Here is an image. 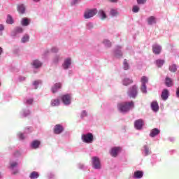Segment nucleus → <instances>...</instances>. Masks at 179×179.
<instances>
[{"label": "nucleus", "instance_id": "nucleus-1", "mask_svg": "<svg viewBox=\"0 0 179 179\" xmlns=\"http://www.w3.org/2000/svg\"><path fill=\"white\" fill-rule=\"evenodd\" d=\"M134 107H135V103L133 101L120 102L117 105V108L121 114H128L129 111H132Z\"/></svg>", "mask_w": 179, "mask_h": 179}, {"label": "nucleus", "instance_id": "nucleus-2", "mask_svg": "<svg viewBox=\"0 0 179 179\" xmlns=\"http://www.w3.org/2000/svg\"><path fill=\"white\" fill-rule=\"evenodd\" d=\"M81 140L84 143H93L94 136L92 133L83 134L81 136Z\"/></svg>", "mask_w": 179, "mask_h": 179}, {"label": "nucleus", "instance_id": "nucleus-3", "mask_svg": "<svg viewBox=\"0 0 179 179\" xmlns=\"http://www.w3.org/2000/svg\"><path fill=\"white\" fill-rule=\"evenodd\" d=\"M97 12L98 10L96 8L88 9L84 13V18L90 19L91 17L96 16V15H97Z\"/></svg>", "mask_w": 179, "mask_h": 179}, {"label": "nucleus", "instance_id": "nucleus-4", "mask_svg": "<svg viewBox=\"0 0 179 179\" xmlns=\"http://www.w3.org/2000/svg\"><path fill=\"white\" fill-rule=\"evenodd\" d=\"M61 100L64 106H71L72 96L69 94H66L61 96Z\"/></svg>", "mask_w": 179, "mask_h": 179}, {"label": "nucleus", "instance_id": "nucleus-5", "mask_svg": "<svg viewBox=\"0 0 179 179\" xmlns=\"http://www.w3.org/2000/svg\"><path fill=\"white\" fill-rule=\"evenodd\" d=\"M92 163L93 169L95 170H100L101 169V164L100 163V159L98 157H93L92 158Z\"/></svg>", "mask_w": 179, "mask_h": 179}, {"label": "nucleus", "instance_id": "nucleus-6", "mask_svg": "<svg viewBox=\"0 0 179 179\" xmlns=\"http://www.w3.org/2000/svg\"><path fill=\"white\" fill-rule=\"evenodd\" d=\"M71 65H72V59L71 57H67L64 59L62 66L63 69H64V71H68V69L71 68Z\"/></svg>", "mask_w": 179, "mask_h": 179}, {"label": "nucleus", "instance_id": "nucleus-7", "mask_svg": "<svg viewBox=\"0 0 179 179\" xmlns=\"http://www.w3.org/2000/svg\"><path fill=\"white\" fill-rule=\"evenodd\" d=\"M32 131H33V128L28 127V128L25 129L24 134L21 133V132L18 133L17 137L19 138V139H20V141H23V139H24L26 138L25 134H30V133H31Z\"/></svg>", "mask_w": 179, "mask_h": 179}, {"label": "nucleus", "instance_id": "nucleus-8", "mask_svg": "<svg viewBox=\"0 0 179 179\" xmlns=\"http://www.w3.org/2000/svg\"><path fill=\"white\" fill-rule=\"evenodd\" d=\"M22 33H23V28H22V27H17L11 32V37H17V36L22 34Z\"/></svg>", "mask_w": 179, "mask_h": 179}, {"label": "nucleus", "instance_id": "nucleus-9", "mask_svg": "<svg viewBox=\"0 0 179 179\" xmlns=\"http://www.w3.org/2000/svg\"><path fill=\"white\" fill-rule=\"evenodd\" d=\"M122 49V46L117 45L115 47L113 54L116 58H121V57H122V52L121 51Z\"/></svg>", "mask_w": 179, "mask_h": 179}, {"label": "nucleus", "instance_id": "nucleus-10", "mask_svg": "<svg viewBox=\"0 0 179 179\" xmlns=\"http://www.w3.org/2000/svg\"><path fill=\"white\" fill-rule=\"evenodd\" d=\"M17 166H18L17 162L10 161V169L13 171V173L14 174H17V173H18L17 169L15 170V169H16V167H17Z\"/></svg>", "mask_w": 179, "mask_h": 179}, {"label": "nucleus", "instance_id": "nucleus-11", "mask_svg": "<svg viewBox=\"0 0 179 179\" xmlns=\"http://www.w3.org/2000/svg\"><path fill=\"white\" fill-rule=\"evenodd\" d=\"M61 59H62L61 55H55L52 59V65H58Z\"/></svg>", "mask_w": 179, "mask_h": 179}, {"label": "nucleus", "instance_id": "nucleus-12", "mask_svg": "<svg viewBox=\"0 0 179 179\" xmlns=\"http://www.w3.org/2000/svg\"><path fill=\"white\" fill-rule=\"evenodd\" d=\"M121 150V148L120 147H115L113 148L110 152V155L113 157H117V156L118 155V153H120V151Z\"/></svg>", "mask_w": 179, "mask_h": 179}, {"label": "nucleus", "instance_id": "nucleus-13", "mask_svg": "<svg viewBox=\"0 0 179 179\" xmlns=\"http://www.w3.org/2000/svg\"><path fill=\"white\" fill-rule=\"evenodd\" d=\"M54 132L56 135H59V134H62L64 132V127L61 124H57L55 126Z\"/></svg>", "mask_w": 179, "mask_h": 179}, {"label": "nucleus", "instance_id": "nucleus-14", "mask_svg": "<svg viewBox=\"0 0 179 179\" xmlns=\"http://www.w3.org/2000/svg\"><path fill=\"white\" fill-rule=\"evenodd\" d=\"M143 125H145V122H143V120L142 119L136 120V122H135L136 129H138V130L142 129V127H143Z\"/></svg>", "mask_w": 179, "mask_h": 179}, {"label": "nucleus", "instance_id": "nucleus-15", "mask_svg": "<svg viewBox=\"0 0 179 179\" xmlns=\"http://www.w3.org/2000/svg\"><path fill=\"white\" fill-rule=\"evenodd\" d=\"M31 65L34 69H38V68L43 66V63L40 60L36 59L32 62Z\"/></svg>", "mask_w": 179, "mask_h": 179}, {"label": "nucleus", "instance_id": "nucleus-16", "mask_svg": "<svg viewBox=\"0 0 179 179\" xmlns=\"http://www.w3.org/2000/svg\"><path fill=\"white\" fill-rule=\"evenodd\" d=\"M152 52L156 55H159L162 52V46L155 44L152 46Z\"/></svg>", "mask_w": 179, "mask_h": 179}, {"label": "nucleus", "instance_id": "nucleus-17", "mask_svg": "<svg viewBox=\"0 0 179 179\" xmlns=\"http://www.w3.org/2000/svg\"><path fill=\"white\" fill-rule=\"evenodd\" d=\"M169 94H170V92H169V90L164 89L161 94V98L162 99V100L166 101V100H167V99H169Z\"/></svg>", "mask_w": 179, "mask_h": 179}, {"label": "nucleus", "instance_id": "nucleus-18", "mask_svg": "<svg viewBox=\"0 0 179 179\" xmlns=\"http://www.w3.org/2000/svg\"><path fill=\"white\" fill-rule=\"evenodd\" d=\"M62 87V84L61 83H55L51 88L52 93H57L59 89Z\"/></svg>", "mask_w": 179, "mask_h": 179}, {"label": "nucleus", "instance_id": "nucleus-19", "mask_svg": "<svg viewBox=\"0 0 179 179\" xmlns=\"http://www.w3.org/2000/svg\"><path fill=\"white\" fill-rule=\"evenodd\" d=\"M41 143L40 142V141H38V140L33 141L30 143V148L31 149H38V148H40Z\"/></svg>", "mask_w": 179, "mask_h": 179}, {"label": "nucleus", "instance_id": "nucleus-20", "mask_svg": "<svg viewBox=\"0 0 179 179\" xmlns=\"http://www.w3.org/2000/svg\"><path fill=\"white\" fill-rule=\"evenodd\" d=\"M31 112L28 108L22 109V110L20 113L21 118H26V117H29Z\"/></svg>", "mask_w": 179, "mask_h": 179}, {"label": "nucleus", "instance_id": "nucleus-21", "mask_svg": "<svg viewBox=\"0 0 179 179\" xmlns=\"http://www.w3.org/2000/svg\"><path fill=\"white\" fill-rule=\"evenodd\" d=\"M129 97L131 99H135V85H133L127 92Z\"/></svg>", "mask_w": 179, "mask_h": 179}, {"label": "nucleus", "instance_id": "nucleus-22", "mask_svg": "<svg viewBox=\"0 0 179 179\" xmlns=\"http://www.w3.org/2000/svg\"><path fill=\"white\" fill-rule=\"evenodd\" d=\"M159 134H160V130L157 128H155L151 130V131L150 133V136L151 138H155V136H157V135H159Z\"/></svg>", "mask_w": 179, "mask_h": 179}, {"label": "nucleus", "instance_id": "nucleus-23", "mask_svg": "<svg viewBox=\"0 0 179 179\" xmlns=\"http://www.w3.org/2000/svg\"><path fill=\"white\" fill-rule=\"evenodd\" d=\"M165 85L167 87H171V86L174 85V83H173V80H171V78L166 77L165 79Z\"/></svg>", "mask_w": 179, "mask_h": 179}, {"label": "nucleus", "instance_id": "nucleus-24", "mask_svg": "<svg viewBox=\"0 0 179 179\" xmlns=\"http://www.w3.org/2000/svg\"><path fill=\"white\" fill-rule=\"evenodd\" d=\"M151 108L155 113H157V111H159V103H157V101L152 102V103H151Z\"/></svg>", "mask_w": 179, "mask_h": 179}, {"label": "nucleus", "instance_id": "nucleus-25", "mask_svg": "<svg viewBox=\"0 0 179 179\" xmlns=\"http://www.w3.org/2000/svg\"><path fill=\"white\" fill-rule=\"evenodd\" d=\"M17 11L19 12V13L23 15L24 12H26V6H24L23 4L18 5Z\"/></svg>", "mask_w": 179, "mask_h": 179}, {"label": "nucleus", "instance_id": "nucleus-26", "mask_svg": "<svg viewBox=\"0 0 179 179\" xmlns=\"http://www.w3.org/2000/svg\"><path fill=\"white\" fill-rule=\"evenodd\" d=\"M98 15L102 20H104V19L107 18V15L106 14V12L103 10H99Z\"/></svg>", "mask_w": 179, "mask_h": 179}, {"label": "nucleus", "instance_id": "nucleus-27", "mask_svg": "<svg viewBox=\"0 0 179 179\" xmlns=\"http://www.w3.org/2000/svg\"><path fill=\"white\" fill-rule=\"evenodd\" d=\"M133 82L132 79L126 78L122 80V85H124V86H128L131 85V83H133Z\"/></svg>", "mask_w": 179, "mask_h": 179}, {"label": "nucleus", "instance_id": "nucleus-28", "mask_svg": "<svg viewBox=\"0 0 179 179\" xmlns=\"http://www.w3.org/2000/svg\"><path fill=\"white\" fill-rule=\"evenodd\" d=\"M50 104H51L52 107H58V106H59V104H60L59 99H52L51 101Z\"/></svg>", "mask_w": 179, "mask_h": 179}, {"label": "nucleus", "instance_id": "nucleus-29", "mask_svg": "<svg viewBox=\"0 0 179 179\" xmlns=\"http://www.w3.org/2000/svg\"><path fill=\"white\" fill-rule=\"evenodd\" d=\"M6 22L7 23V24H13V23H15V21H13V17H12V15H7Z\"/></svg>", "mask_w": 179, "mask_h": 179}, {"label": "nucleus", "instance_id": "nucleus-30", "mask_svg": "<svg viewBox=\"0 0 179 179\" xmlns=\"http://www.w3.org/2000/svg\"><path fill=\"white\" fill-rule=\"evenodd\" d=\"M21 24L22 26H29V24H30V20L29 18L24 17L21 20Z\"/></svg>", "mask_w": 179, "mask_h": 179}, {"label": "nucleus", "instance_id": "nucleus-31", "mask_svg": "<svg viewBox=\"0 0 179 179\" xmlns=\"http://www.w3.org/2000/svg\"><path fill=\"white\" fill-rule=\"evenodd\" d=\"M38 177H40V175L36 171H33L29 175V178L30 179H37V178H38Z\"/></svg>", "mask_w": 179, "mask_h": 179}, {"label": "nucleus", "instance_id": "nucleus-32", "mask_svg": "<svg viewBox=\"0 0 179 179\" xmlns=\"http://www.w3.org/2000/svg\"><path fill=\"white\" fill-rule=\"evenodd\" d=\"M142 177H143V171H136L135 172V178H142Z\"/></svg>", "mask_w": 179, "mask_h": 179}, {"label": "nucleus", "instance_id": "nucleus-33", "mask_svg": "<svg viewBox=\"0 0 179 179\" xmlns=\"http://www.w3.org/2000/svg\"><path fill=\"white\" fill-rule=\"evenodd\" d=\"M155 64L158 68H162V66H163V65L164 64V60L157 59L155 61Z\"/></svg>", "mask_w": 179, "mask_h": 179}, {"label": "nucleus", "instance_id": "nucleus-34", "mask_svg": "<svg viewBox=\"0 0 179 179\" xmlns=\"http://www.w3.org/2000/svg\"><path fill=\"white\" fill-rule=\"evenodd\" d=\"M148 24H155L156 23V17L151 16L148 18Z\"/></svg>", "mask_w": 179, "mask_h": 179}, {"label": "nucleus", "instance_id": "nucleus-35", "mask_svg": "<svg viewBox=\"0 0 179 179\" xmlns=\"http://www.w3.org/2000/svg\"><path fill=\"white\" fill-rule=\"evenodd\" d=\"M110 15L113 17H115L118 15V10L117 9L112 8L110 9Z\"/></svg>", "mask_w": 179, "mask_h": 179}, {"label": "nucleus", "instance_id": "nucleus-36", "mask_svg": "<svg viewBox=\"0 0 179 179\" xmlns=\"http://www.w3.org/2000/svg\"><path fill=\"white\" fill-rule=\"evenodd\" d=\"M29 40H30V36H29V34H26L22 37L21 41L22 43H28Z\"/></svg>", "mask_w": 179, "mask_h": 179}, {"label": "nucleus", "instance_id": "nucleus-37", "mask_svg": "<svg viewBox=\"0 0 179 179\" xmlns=\"http://www.w3.org/2000/svg\"><path fill=\"white\" fill-rule=\"evenodd\" d=\"M103 44L105 45V47H107V48H110V47H111V41H108V39L103 40Z\"/></svg>", "mask_w": 179, "mask_h": 179}, {"label": "nucleus", "instance_id": "nucleus-38", "mask_svg": "<svg viewBox=\"0 0 179 179\" xmlns=\"http://www.w3.org/2000/svg\"><path fill=\"white\" fill-rule=\"evenodd\" d=\"M123 68L124 71H128V69H129V64H128V61L127 59H124L123 62Z\"/></svg>", "mask_w": 179, "mask_h": 179}, {"label": "nucleus", "instance_id": "nucleus-39", "mask_svg": "<svg viewBox=\"0 0 179 179\" xmlns=\"http://www.w3.org/2000/svg\"><path fill=\"white\" fill-rule=\"evenodd\" d=\"M59 52V48L57 46H54L50 49V52H52L53 54H57Z\"/></svg>", "mask_w": 179, "mask_h": 179}, {"label": "nucleus", "instance_id": "nucleus-40", "mask_svg": "<svg viewBox=\"0 0 179 179\" xmlns=\"http://www.w3.org/2000/svg\"><path fill=\"white\" fill-rule=\"evenodd\" d=\"M141 85H146L149 82V79H148V77L146 76H143L141 78Z\"/></svg>", "mask_w": 179, "mask_h": 179}, {"label": "nucleus", "instance_id": "nucleus-41", "mask_svg": "<svg viewBox=\"0 0 179 179\" xmlns=\"http://www.w3.org/2000/svg\"><path fill=\"white\" fill-rule=\"evenodd\" d=\"M144 150L145 156H148V155H150L152 152H150V150L149 149V147L148 145H144Z\"/></svg>", "mask_w": 179, "mask_h": 179}, {"label": "nucleus", "instance_id": "nucleus-42", "mask_svg": "<svg viewBox=\"0 0 179 179\" xmlns=\"http://www.w3.org/2000/svg\"><path fill=\"white\" fill-rule=\"evenodd\" d=\"M85 117H87V111L86 110H83L80 113V118L83 120Z\"/></svg>", "mask_w": 179, "mask_h": 179}, {"label": "nucleus", "instance_id": "nucleus-43", "mask_svg": "<svg viewBox=\"0 0 179 179\" xmlns=\"http://www.w3.org/2000/svg\"><path fill=\"white\" fill-rule=\"evenodd\" d=\"M141 90L142 93H145V94L148 93L146 85L141 84Z\"/></svg>", "mask_w": 179, "mask_h": 179}, {"label": "nucleus", "instance_id": "nucleus-44", "mask_svg": "<svg viewBox=\"0 0 179 179\" xmlns=\"http://www.w3.org/2000/svg\"><path fill=\"white\" fill-rule=\"evenodd\" d=\"M41 80H36L33 83V86H34V89L38 88V85H41Z\"/></svg>", "mask_w": 179, "mask_h": 179}, {"label": "nucleus", "instance_id": "nucleus-45", "mask_svg": "<svg viewBox=\"0 0 179 179\" xmlns=\"http://www.w3.org/2000/svg\"><path fill=\"white\" fill-rule=\"evenodd\" d=\"M169 71L171 72H176L177 71V66H176L175 64L170 66Z\"/></svg>", "mask_w": 179, "mask_h": 179}, {"label": "nucleus", "instance_id": "nucleus-46", "mask_svg": "<svg viewBox=\"0 0 179 179\" xmlns=\"http://www.w3.org/2000/svg\"><path fill=\"white\" fill-rule=\"evenodd\" d=\"M86 27L88 30H92V29H93V27H94V26L93 25L92 22H87L86 24Z\"/></svg>", "mask_w": 179, "mask_h": 179}, {"label": "nucleus", "instance_id": "nucleus-47", "mask_svg": "<svg viewBox=\"0 0 179 179\" xmlns=\"http://www.w3.org/2000/svg\"><path fill=\"white\" fill-rule=\"evenodd\" d=\"M80 2V0H71V6H75V5H78Z\"/></svg>", "mask_w": 179, "mask_h": 179}, {"label": "nucleus", "instance_id": "nucleus-48", "mask_svg": "<svg viewBox=\"0 0 179 179\" xmlns=\"http://www.w3.org/2000/svg\"><path fill=\"white\" fill-rule=\"evenodd\" d=\"M78 168L80 169V170H85V169H86V166L83 164H78Z\"/></svg>", "mask_w": 179, "mask_h": 179}, {"label": "nucleus", "instance_id": "nucleus-49", "mask_svg": "<svg viewBox=\"0 0 179 179\" xmlns=\"http://www.w3.org/2000/svg\"><path fill=\"white\" fill-rule=\"evenodd\" d=\"M137 3L138 5H143V3H146V0H137Z\"/></svg>", "mask_w": 179, "mask_h": 179}, {"label": "nucleus", "instance_id": "nucleus-50", "mask_svg": "<svg viewBox=\"0 0 179 179\" xmlns=\"http://www.w3.org/2000/svg\"><path fill=\"white\" fill-rule=\"evenodd\" d=\"M33 103V99H28L26 100V104H32Z\"/></svg>", "mask_w": 179, "mask_h": 179}, {"label": "nucleus", "instance_id": "nucleus-51", "mask_svg": "<svg viewBox=\"0 0 179 179\" xmlns=\"http://www.w3.org/2000/svg\"><path fill=\"white\" fill-rule=\"evenodd\" d=\"M21 153L20 151H15V153H14L13 157H19L20 156Z\"/></svg>", "mask_w": 179, "mask_h": 179}, {"label": "nucleus", "instance_id": "nucleus-52", "mask_svg": "<svg viewBox=\"0 0 179 179\" xmlns=\"http://www.w3.org/2000/svg\"><path fill=\"white\" fill-rule=\"evenodd\" d=\"M54 177H55V175H54V173H50L48 175V179H52V178H54Z\"/></svg>", "mask_w": 179, "mask_h": 179}, {"label": "nucleus", "instance_id": "nucleus-53", "mask_svg": "<svg viewBox=\"0 0 179 179\" xmlns=\"http://www.w3.org/2000/svg\"><path fill=\"white\" fill-rule=\"evenodd\" d=\"M3 30H5V25L0 24V31H3Z\"/></svg>", "mask_w": 179, "mask_h": 179}, {"label": "nucleus", "instance_id": "nucleus-54", "mask_svg": "<svg viewBox=\"0 0 179 179\" xmlns=\"http://www.w3.org/2000/svg\"><path fill=\"white\" fill-rule=\"evenodd\" d=\"M18 80H20V82H23V80H26V78L25 77H19Z\"/></svg>", "mask_w": 179, "mask_h": 179}, {"label": "nucleus", "instance_id": "nucleus-55", "mask_svg": "<svg viewBox=\"0 0 179 179\" xmlns=\"http://www.w3.org/2000/svg\"><path fill=\"white\" fill-rule=\"evenodd\" d=\"M2 54H3V48H2V47H0V57L1 55H2Z\"/></svg>", "mask_w": 179, "mask_h": 179}, {"label": "nucleus", "instance_id": "nucleus-56", "mask_svg": "<svg viewBox=\"0 0 179 179\" xmlns=\"http://www.w3.org/2000/svg\"><path fill=\"white\" fill-rule=\"evenodd\" d=\"M137 12H139V7L135 6V13H137Z\"/></svg>", "mask_w": 179, "mask_h": 179}, {"label": "nucleus", "instance_id": "nucleus-57", "mask_svg": "<svg viewBox=\"0 0 179 179\" xmlns=\"http://www.w3.org/2000/svg\"><path fill=\"white\" fill-rule=\"evenodd\" d=\"M44 54L45 55H48V54H50V50H45Z\"/></svg>", "mask_w": 179, "mask_h": 179}, {"label": "nucleus", "instance_id": "nucleus-58", "mask_svg": "<svg viewBox=\"0 0 179 179\" xmlns=\"http://www.w3.org/2000/svg\"><path fill=\"white\" fill-rule=\"evenodd\" d=\"M68 73L69 76H71V75H72V73H73V71H72V70H70V71H69Z\"/></svg>", "mask_w": 179, "mask_h": 179}, {"label": "nucleus", "instance_id": "nucleus-59", "mask_svg": "<svg viewBox=\"0 0 179 179\" xmlns=\"http://www.w3.org/2000/svg\"><path fill=\"white\" fill-rule=\"evenodd\" d=\"M110 2L117 3L118 2V0H109Z\"/></svg>", "mask_w": 179, "mask_h": 179}, {"label": "nucleus", "instance_id": "nucleus-60", "mask_svg": "<svg viewBox=\"0 0 179 179\" xmlns=\"http://www.w3.org/2000/svg\"><path fill=\"white\" fill-rule=\"evenodd\" d=\"M131 10L134 13H135V6H133Z\"/></svg>", "mask_w": 179, "mask_h": 179}, {"label": "nucleus", "instance_id": "nucleus-61", "mask_svg": "<svg viewBox=\"0 0 179 179\" xmlns=\"http://www.w3.org/2000/svg\"><path fill=\"white\" fill-rule=\"evenodd\" d=\"M41 0H33L34 2H40Z\"/></svg>", "mask_w": 179, "mask_h": 179}, {"label": "nucleus", "instance_id": "nucleus-62", "mask_svg": "<svg viewBox=\"0 0 179 179\" xmlns=\"http://www.w3.org/2000/svg\"><path fill=\"white\" fill-rule=\"evenodd\" d=\"M132 177L133 178H135V173H133Z\"/></svg>", "mask_w": 179, "mask_h": 179}, {"label": "nucleus", "instance_id": "nucleus-63", "mask_svg": "<svg viewBox=\"0 0 179 179\" xmlns=\"http://www.w3.org/2000/svg\"><path fill=\"white\" fill-rule=\"evenodd\" d=\"M0 36H2V32H0Z\"/></svg>", "mask_w": 179, "mask_h": 179}, {"label": "nucleus", "instance_id": "nucleus-64", "mask_svg": "<svg viewBox=\"0 0 179 179\" xmlns=\"http://www.w3.org/2000/svg\"><path fill=\"white\" fill-rule=\"evenodd\" d=\"M0 86H1V83H0Z\"/></svg>", "mask_w": 179, "mask_h": 179}]
</instances>
